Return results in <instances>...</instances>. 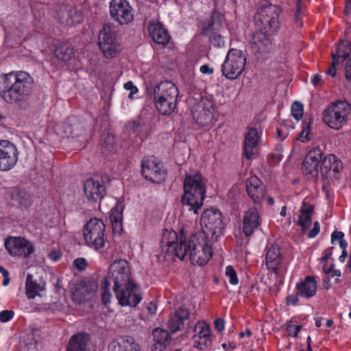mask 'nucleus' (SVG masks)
Here are the masks:
<instances>
[{"mask_svg": "<svg viewBox=\"0 0 351 351\" xmlns=\"http://www.w3.org/2000/svg\"><path fill=\"white\" fill-rule=\"evenodd\" d=\"M343 169L341 161L333 154L323 156L320 167V174L323 182L322 191L329 197L330 186L335 184L341 176Z\"/></svg>", "mask_w": 351, "mask_h": 351, "instance_id": "7", "label": "nucleus"}, {"mask_svg": "<svg viewBox=\"0 0 351 351\" xmlns=\"http://www.w3.org/2000/svg\"><path fill=\"white\" fill-rule=\"evenodd\" d=\"M192 341L194 345V347L199 349L204 350L212 345V339L211 336H206L204 337H193Z\"/></svg>", "mask_w": 351, "mask_h": 351, "instance_id": "40", "label": "nucleus"}, {"mask_svg": "<svg viewBox=\"0 0 351 351\" xmlns=\"http://www.w3.org/2000/svg\"><path fill=\"white\" fill-rule=\"evenodd\" d=\"M19 152L16 146L8 140H0V171H8L17 163Z\"/></svg>", "mask_w": 351, "mask_h": 351, "instance_id": "18", "label": "nucleus"}, {"mask_svg": "<svg viewBox=\"0 0 351 351\" xmlns=\"http://www.w3.org/2000/svg\"><path fill=\"white\" fill-rule=\"evenodd\" d=\"M185 241H186V237L184 234L183 229L180 231L179 234L173 230H164L161 243L162 248L166 247L167 254L176 256L183 260L184 252L182 249L186 247Z\"/></svg>", "mask_w": 351, "mask_h": 351, "instance_id": "13", "label": "nucleus"}, {"mask_svg": "<svg viewBox=\"0 0 351 351\" xmlns=\"http://www.w3.org/2000/svg\"><path fill=\"white\" fill-rule=\"evenodd\" d=\"M313 212V206L303 202L298 221V225L302 227L303 232H304L306 229L309 228L311 224V215Z\"/></svg>", "mask_w": 351, "mask_h": 351, "instance_id": "35", "label": "nucleus"}, {"mask_svg": "<svg viewBox=\"0 0 351 351\" xmlns=\"http://www.w3.org/2000/svg\"><path fill=\"white\" fill-rule=\"evenodd\" d=\"M344 237V234L342 232L339 231H334L331 234V243H335L336 240L341 241L343 239Z\"/></svg>", "mask_w": 351, "mask_h": 351, "instance_id": "55", "label": "nucleus"}, {"mask_svg": "<svg viewBox=\"0 0 351 351\" xmlns=\"http://www.w3.org/2000/svg\"><path fill=\"white\" fill-rule=\"evenodd\" d=\"M311 82L315 86H318L324 84V80L321 75L316 74L313 76Z\"/></svg>", "mask_w": 351, "mask_h": 351, "instance_id": "56", "label": "nucleus"}, {"mask_svg": "<svg viewBox=\"0 0 351 351\" xmlns=\"http://www.w3.org/2000/svg\"><path fill=\"white\" fill-rule=\"evenodd\" d=\"M204 232H195L185 241L186 247L182 251L184 257L189 254L193 265H204L213 256L212 242Z\"/></svg>", "mask_w": 351, "mask_h": 351, "instance_id": "5", "label": "nucleus"}, {"mask_svg": "<svg viewBox=\"0 0 351 351\" xmlns=\"http://www.w3.org/2000/svg\"><path fill=\"white\" fill-rule=\"evenodd\" d=\"M246 58L242 51L230 49L221 65L222 74L229 80L237 79L243 71Z\"/></svg>", "mask_w": 351, "mask_h": 351, "instance_id": "12", "label": "nucleus"}, {"mask_svg": "<svg viewBox=\"0 0 351 351\" xmlns=\"http://www.w3.org/2000/svg\"><path fill=\"white\" fill-rule=\"evenodd\" d=\"M73 13H76L75 9L72 10L70 8L64 7L63 9H61V14L59 15L60 20L63 23H65L66 25H71L75 23L72 16Z\"/></svg>", "mask_w": 351, "mask_h": 351, "instance_id": "42", "label": "nucleus"}, {"mask_svg": "<svg viewBox=\"0 0 351 351\" xmlns=\"http://www.w3.org/2000/svg\"><path fill=\"white\" fill-rule=\"evenodd\" d=\"M124 204L122 202H117L114 207L112 209L110 215V220L114 230L122 229L123 211Z\"/></svg>", "mask_w": 351, "mask_h": 351, "instance_id": "36", "label": "nucleus"}, {"mask_svg": "<svg viewBox=\"0 0 351 351\" xmlns=\"http://www.w3.org/2000/svg\"><path fill=\"white\" fill-rule=\"evenodd\" d=\"M8 195L12 205L21 210H27L33 204V195L24 189L11 188L8 191Z\"/></svg>", "mask_w": 351, "mask_h": 351, "instance_id": "23", "label": "nucleus"}, {"mask_svg": "<svg viewBox=\"0 0 351 351\" xmlns=\"http://www.w3.org/2000/svg\"><path fill=\"white\" fill-rule=\"evenodd\" d=\"M53 53L58 60L64 62L71 60L74 56L73 49L64 43H59L56 47Z\"/></svg>", "mask_w": 351, "mask_h": 351, "instance_id": "37", "label": "nucleus"}, {"mask_svg": "<svg viewBox=\"0 0 351 351\" xmlns=\"http://www.w3.org/2000/svg\"><path fill=\"white\" fill-rule=\"evenodd\" d=\"M149 34L152 39L158 44L165 45L170 39L167 30L158 21H151L147 27Z\"/></svg>", "mask_w": 351, "mask_h": 351, "instance_id": "28", "label": "nucleus"}, {"mask_svg": "<svg viewBox=\"0 0 351 351\" xmlns=\"http://www.w3.org/2000/svg\"><path fill=\"white\" fill-rule=\"evenodd\" d=\"M301 328L302 326L293 324L291 322H288L286 325V330L288 332V335L294 337L298 336Z\"/></svg>", "mask_w": 351, "mask_h": 351, "instance_id": "47", "label": "nucleus"}, {"mask_svg": "<svg viewBox=\"0 0 351 351\" xmlns=\"http://www.w3.org/2000/svg\"><path fill=\"white\" fill-rule=\"evenodd\" d=\"M87 265V261L84 258H77L73 261V266L79 271L84 270Z\"/></svg>", "mask_w": 351, "mask_h": 351, "instance_id": "48", "label": "nucleus"}, {"mask_svg": "<svg viewBox=\"0 0 351 351\" xmlns=\"http://www.w3.org/2000/svg\"><path fill=\"white\" fill-rule=\"evenodd\" d=\"M98 283L93 279H84L76 284L72 297L75 302L81 304L94 298L98 291Z\"/></svg>", "mask_w": 351, "mask_h": 351, "instance_id": "19", "label": "nucleus"}, {"mask_svg": "<svg viewBox=\"0 0 351 351\" xmlns=\"http://www.w3.org/2000/svg\"><path fill=\"white\" fill-rule=\"evenodd\" d=\"M45 283L40 280L34 278L32 274H28L26 278V295L29 299H33L44 290Z\"/></svg>", "mask_w": 351, "mask_h": 351, "instance_id": "34", "label": "nucleus"}, {"mask_svg": "<svg viewBox=\"0 0 351 351\" xmlns=\"http://www.w3.org/2000/svg\"><path fill=\"white\" fill-rule=\"evenodd\" d=\"M259 214L256 208L249 209L244 214L243 219V232L246 237L251 236L259 225Z\"/></svg>", "mask_w": 351, "mask_h": 351, "instance_id": "29", "label": "nucleus"}, {"mask_svg": "<svg viewBox=\"0 0 351 351\" xmlns=\"http://www.w3.org/2000/svg\"><path fill=\"white\" fill-rule=\"evenodd\" d=\"M59 130H62V131H59V134L62 136V137H78L80 136L84 130V125L81 120L75 117H72L68 118V119L64 121Z\"/></svg>", "mask_w": 351, "mask_h": 351, "instance_id": "26", "label": "nucleus"}, {"mask_svg": "<svg viewBox=\"0 0 351 351\" xmlns=\"http://www.w3.org/2000/svg\"><path fill=\"white\" fill-rule=\"evenodd\" d=\"M62 253L60 250H52L49 254V257L50 258V259L54 261H56L58 259H60Z\"/></svg>", "mask_w": 351, "mask_h": 351, "instance_id": "58", "label": "nucleus"}, {"mask_svg": "<svg viewBox=\"0 0 351 351\" xmlns=\"http://www.w3.org/2000/svg\"><path fill=\"white\" fill-rule=\"evenodd\" d=\"M104 181L99 177L91 178L84 183V192L89 202L97 203L99 202L106 194Z\"/></svg>", "mask_w": 351, "mask_h": 351, "instance_id": "22", "label": "nucleus"}, {"mask_svg": "<svg viewBox=\"0 0 351 351\" xmlns=\"http://www.w3.org/2000/svg\"><path fill=\"white\" fill-rule=\"evenodd\" d=\"M296 293L295 295H288L286 302L288 304L293 306L299 303V297L309 299L315 295L317 292V281L312 276H308L304 280L297 283L295 286Z\"/></svg>", "mask_w": 351, "mask_h": 351, "instance_id": "17", "label": "nucleus"}, {"mask_svg": "<svg viewBox=\"0 0 351 351\" xmlns=\"http://www.w3.org/2000/svg\"><path fill=\"white\" fill-rule=\"evenodd\" d=\"M339 245H340L341 248L342 249V250H346V247L348 246L347 241L343 239H341V241H339Z\"/></svg>", "mask_w": 351, "mask_h": 351, "instance_id": "63", "label": "nucleus"}, {"mask_svg": "<svg viewBox=\"0 0 351 351\" xmlns=\"http://www.w3.org/2000/svg\"><path fill=\"white\" fill-rule=\"evenodd\" d=\"M147 309L150 315H154L156 312L157 306L154 302H150L147 306Z\"/></svg>", "mask_w": 351, "mask_h": 351, "instance_id": "61", "label": "nucleus"}, {"mask_svg": "<svg viewBox=\"0 0 351 351\" xmlns=\"http://www.w3.org/2000/svg\"><path fill=\"white\" fill-rule=\"evenodd\" d=\"M141 166V174L147 180L156 184L165 181L167 171L163 169L162 164L154 157H143Z\"/></svg>", "mask_w": 351, "mask_h": 351, "instance_id": "15", "label": "nucleus"}, {"mask_svg": "<svg viewBox=\"0 0 351 351\" xmlns=\"http://www.w3.org/2000/svg\"><path fill=\"white\" fill-rule=\"evenodd\" d=\"M85 244L99 250L105 246L106 241V225L97 218L90 219L83 228Z\"/></svg>", "mask_w": 351, "mask_h": 351, "instance_id": "10", "label": "nucleus"}, {"mask_svg": "<svg viewBox=\"0 0 351 351\" xmlns=\"http://www.w3.org/2000/svg\"><path fill=\"white\" fill-rule=\"evenodd\" d=\"M351 106L343 101H339L328 106L323 112L322 120L330 128L341 129L346 123Z\"/></svg>", "mask_w": 351, "mask_h": 351, "instance_id": "11", "label": "nucleus"}, {"mask_svg": "<svg viewBox=\"0 0 351 351\" xmlns=\"http://www.w3.org/2000/svg\"><path fill=\"white\" fill-rule=\"evenodd\" d=\"M124 88L126 90H130L129 98H132V95L138 92V88L134 85L133 82L129 81L124 84Z\"/></svg>", "mask_w": 351, "mask_h": 351, "instance_id": "52", "label": "nucleus"}, {"mask_svg": "<svg viewBox=\"0 0 351 351\" xmlns=\"http://www.w3.org/2000/svg\"><path fill=\"white\" fill-rule=\"evenodd\" d=\"M336 58H343L345 60L351 56V43L349 41H342L338 45L336 53Z\"/></svg>", "mask_w": 351, "mask_h": 351, "instance_id": "38", "label": "nucleus"}, {"mask_svg": "<svg viewBox=\"0 0 351 351\" xmlns=\"http://www.w3.org/2000/svg\"><path fill=\"white\" fill-rule=\"evenodd\" d=\"M246 191L247 195L255 204H261L266 195V186L256 176L246 180Z\"/></svg>", "mask_w": 351, "mask_h": 351, "instance_id": "24", "label": "nucleus"}, {"mask_svg": "<svg viewBox=\"0 0 351 351\" xmlns=\"http://www.w3.org/2000/svg\"><path fill=\"white\" fill-rule=\"evenodd\" d=\"M190 313L188 308L180 306L175 311L168 321V326L171 332L174 333L182 330L189 319Z\"/></svg>", "mask_w": 351, "mask_h": 351, "instance_id": "27", "label": "nucleus"}, {"mask_svg": "<svg viewBox=\"0 0 351 351\" xmlns=\"http://www.w3.org/2000/svg\"><path fill=\"white\" fill-rule=\"evenodd\" d=\"M304 114L303 105L299 101H294L291 105V114L297 120H300Z\"/></svg>", "mask_w": 351, "mask_h": 351, "instance_id": "43", "label": "nucleus"}, {"mask_svg": "<svg viewBox=\"0 0 351 351\" xmlns=\"http://www.w3.org/2000/svg\"><path fill=\"white\" fill-rule=\"evenodd\" d=\"M106 278L114 283L113 291L119 304L121 306L135 307L141 301L142 296L132 277L129 263L127 261H114L109 267Z\"/></svg>", "mask_w": 351, "mask_h": 351, "instance_id": "1", "label": "nucleus"}, {"mask_svg": "<svg viewBox=\"0 0 351 351\" xmlns=\"http://www.w3.org/2000/svg\"><path fill=\"white\" fill-rule=\"evenodd\" d=\"M110 351H140L139 346L132 337H119L109 345Z\"/></svg>", "mask_w": 351, "mask_h": 351, "instance_id": "33", "label": "nucleus"}, {"mask_svg": "<svg viewBox=\"0 0 351 351\" xmlns=\"http://www.w3.org/2000/svg\"><path fill=\"white\" fill-rule=\"evenodd\" d=\"M323 156L324 151L319 146L312 148L306 155L302 163V171L308 180H317Z\"/></svg>", "mask_w": 351, "mask_h": 351, "instance_id": "14", "label": "nucleus"}, {"mask_svg": "<svg viewBox=\"0 0 351 351\" xmlns=\"http://www.w3.org/2000/svg\"><path fill=\"white\" fill-rule=\"evenodd\" d=\"M110 282L108 278H104L101 282V300L104 305L110 302L112 294L110 292Z\"/></svg>", "mask_w": 351, "mask_h": 351, "instance_id": "39", "label": "nucleus"}, {"mask_svg": "<svg viewBox=\"0 0 351 351\" xmlns=\"http://www.w3.org/2000/svg\"><path fill=\"white\" fill-rule=\"evenodd\" d=\"M202 230L197 232H204L213 241L223 234L226 224L222 219L221 212L217 209H207L202 214L200 219Z\"/></svg>", "mask_w": 351, "mask_h": 351, "instance_id": "9", "label": "nucleus"}, {"mask_svg": "<svg viewBox=\"0 0 351 351\" xmlns=\"http://www.w3.org/2000/svg\"><path fill=\"white\" fill-rule=\"evenodd\" d=\"M33 78L27 72H10L1 76L0 95L8 104L27 99L33 92Z\"/></svg>", "mask_w": 351, "mask_h": 351, "instance_id": "3", "label": "nucleus"}, {"mask_svg": "<svg viewBox=\"0 0 351 351\" xmlns=\"http://www.w3.org/2000/svg\"><path fill=\"white\" fill-rule=\"evenodd\" d=\"M332 62L330 68L326 71V74L335 77L336 75V66L339 64V60L336 58V55L332 53Z\"/></svg>", "mask_w": 351, "mask_h": 351, "instance_id": "49", "label": "nucleus"}, {"mask_svg": "<svg viewBox=\"0 0 351 351\" xmlns=\"http://www.w3.org/2000/svg\"><path fill=\"white\" fill-rule=\"evenodd\" d=\"M209 39L210 45L215 47H220L224 44L221 36L217 33H212L209 36Z\"/></svg>", "mask_w": 351, "mask_h": 351, "instance_id": "45", "label": "nucleus"}, {"mask_svg": "<svg viewBox=\"0 0 351 351\" xmlns=\"http://www.w3.org/2000/svg\"><path fill=\"white\" fill-rule=\"evenodd\" d=\"M194 331L196 334L193 337H204L210 335V326L204 322H197L195 324Z\"/></svg>", "mask_w": 351, "mask_h": 351, "instance_id": "41", "label": "nucleus"}, {"mask_svg": "<svg viewBox=\"0 0 351 351\" xmlns=\"http://www.w3.org/2000/svg\"><path fill=\"white\" fill-rule=\"evenodd\" d=\"M5 247L12 256L27 258L35 251L34 245L24 237H9L5 241Z\"/></svg>", "mask_w": 351, "mask_h": 351, "instance_id": "16", "label": "nucleus"}, {"mask_svg": "<svg viewBox=\"0 0 351 351\" xmlns=\"http://www.w3.org/2000/svg\"><path fill=\"white\" fill-rule=\"evenodd\" d=\"M310 128H311V126H310L309 122L304 123L303 125V129L300 132L297 139L300 140L302 142H305V141H308L309 139L308 134L310 133Z\"/></svg>", "mask_w": 351, "mask_h": 351, "instance_id": "46", "label": "nucleus"}, {"mask_svg": "<svg viewBox=\"0 0 351 351\" xmlns=\"http://www.w3.org/2000/svg\"><path fill=\"white\" fill-rule=\"evenodd\" d=\"M296 4V10L295 12V21L298 26H302V23L300 19V14L301 12V2L302 0H295Z\"/></svg>", "mask_w": 351, "mask_h": 351, "instance_id": "51", "label": "nucleus"}, {"mask_svg": "<svg viewBox=\"0 0 351 351\" xmlns=\"http://www.w3.org/2000/svg\"><path fill=\"white\" fill-rule=\"evenodd\" d=\"M279 7L266 2L258 9L254 16L255 32L253 33L250 47L257 57L261 53V45L267 41V36L273 34L278 27Z\"/></svg>", "mask_w": 351, "mask_h": 351, "instance_id": "2", "label": "nucleus"}, {"mask_svg": "<svg viewBox=\"0 0 351 351\" xmlns=\"http://www.w3.org/2000/svg\"><path fill=\"white\" fill-rule=\"evenodd\" d=\"M139 126H140V123L138 121H133L132 123V128L133 130V132H137L138 131V128H139Z\"/></svg>", "mask_w": 351, "mask_h": 351, "instance_id": "62", "label": "nucleus"}, {"mask_svg": "<svg viewBox=\"0 0 351 351\" xmlns=\"http://www.w3.org/2000/svg\"><path fill=\"white\" fill-rule=\"evenodd\" d=\"M344 13L348 15L351 13V3H346L344 8Z\"/></svg>", "mask_w": 351, "mask_h": 351, "instance_id": "64", "label": "nucleus"}, {"mask_svg": "<svg viewBox=\"0 0 351 351\" xmlns=\"http://www.w3.org/2000/svg\"><path fill=\"white\" fill-rule=\"evenodd\" d=\"M269 162L271 164L278 162L281 160V157L279 154H271L268 156Z\"/></svg>", "mask_w": 351, "mask_h": 351, "instance_id": "59", "label": "nucleus"}, {"mask_svg": "<svg viewBox=\"0 0 351 351\" xmlns=\"http://www.w3.org/2000/svg\"><path fill=\"white\" fill-rule=\"evenodd\" d=\"M117 35V27L110 23H105L99 32L98 46L104 56L107 59L115 58L121 52Z\"/></svg>", "mask_w": 351, "mask_h": 351, "instance_id": "8", "label": "nucleus"}, {"mask_svg": "<svg viewBox=\"0 0 351 351\" xmlns=\"http://www.w3.org/2000/svg\"><path fill=\"white\" fill-rule=\"evenodd\" d=\"M258 142V134L256 128H250L245 135L243 156L247 160L252 159L256 154Z\"/></svg>", "mask_w": 351, "mask_h": 351, "instance_id": "30", "label": "nucleus"}, {"mask_svg": "<svg viewBox=\"0 0 351 351\" xmlns=\"http://www.w3.org/2000/svg\"><path fill=\"white\" fill-rule=\"evenodd\" d=\"M345 76L348 80H351V59L348 60L346 64Z\"/></svg>", "mask_w": 351, "mask_h": 351, "instance_id": "57", "label": "nucleus"}, {"mask_svg": "<svg viewBox=\"0 0 351 351\" xmlns=\"http://www.w3.org/2000/svg\"><path fill=\"white\" fill-rule=\"evenodd\" d=\"M200 72L204 74L211 75L213 73L214 71L213 69L210 68L208 64H204L200 66Z\"/></svg>", "mask_w": 351, "mask_h": 351, "instance_id": "60", "label": "nucleus"}, {"mask_svg": "<svg viewBox=\"0 0 351 351\" xmlns=\"http://www.w3.org/2000/svg\"><path fill=\"white\" fill-rule=\"evenodd\" d=\"M265 259L267 268L276 274H278L282 269L283 260L280 247L274 244L268 245Z\"/></svg>", "mask_w": 351, "mask_h": 351, "instance_id": "25", "label": "nucleus"}, {"mask_svg": "<svg viewBox=\"0 0 351 351\" xmlns=\"http://www.w3.org/2000/svg\"><path fill=\"white\" fill-rule=\"evenodd\" d=\"M226 275L229 278L230 283L232 285H237L239 282L237 272L231 265L226 268Z\"/></svg>", "mask_w": 351, "mask_h": 351, "instance_id": "44", "label": "nucleus"}, {"mask_svg": "<svg viewBox=\"0 0 351 351\" xmlns=\"http://www.w3.org/2000/svg\"><path fill=\"white\" fill-rule=\"evenodd\" d=\"M154 344L152 351H165L167 346L171 341V336L166 330L157 328L152 332Z\"/></svg>", "mask_w": 351, "mask_h": 351, "instance_id": "32", "label": "nucleus"}, {"mask_svg": "<svg viewBox=\"0 0 351 351\" xmlns=\"http://www.w3.org/2000/svg\"><path fill=\"white\" fill-rule=\"evenodd\" d=\"M191 113L195 123L201 127H208L213 123L214 108L210 101L201 102L193 106Z\"/></svg>", "mask_w": 351, "mask_h": 351, "instance_id": "20", "label": "nucleus"}, {"mask_svg": "<svg viewBox=\"0 0 351 351\" xmlns=\"http://www.w3.org/2000/svg\"><path fill=\"white\" fill-rule=\"evenodd\" d=\"M154 105L158 112L169 115L177 107L179 95L178 87L171 81H164L157 84L152 93Z\"/></svg>", "mask_w": 351, "mask_h": 351, "instance_id": "6", "label": "nucleus"}, {"mask_svg": "<svg viewBox=\"0 0 351 351\" xmlns=\"http://www.w3.org/2000/svg\"><path fill=\"white\" fill-rule=\"evenodd\" d=\"M110 12L120 25L128 24L133 20L132 8L126 0H112L110 5Z\"/></svg>", "mask_w": 351, "mask_h": 351, "instance_id": "21", "label": "nucleus"}, {"mask_svg": "<svg viewBox=\"0 0 351 351\" xmlns=\"http://www.w3.org/2000/svg\"><path fill=\"white\" fill-rule=\"evenodd\" d=\"M184 194L181 202L186 206L189 211L198 215L206 197V183L202 175L196 171L195 173H186L183 183Z\"/></svg>", "mask_w": 351, "mask_h": 351, "instance_id": "4", "label": "nucleus"}, {"mask_svg": "<svg viewBox=\"0 0 351 351\" xmlns=\"http://www.w3.org/2000/svg\"><path fill=\"white\" fill-rule=\"evenodd\" d=\"M215 328L219 332L224 330V321L221 318H217L214 321Z\"/></svg>", "mask_w": 351, "mask_h": 351, "instance_id": "54", "label": "nucleus"}, {"mask_svg": "<svg viewBox=\"0 0 351 351\" xmlns=\"http://www.w3.org/2000/svg\"><path fill=\"white\" fill-rule=\"evenodd\" d=\"M14 313L11 310H4L0 313V322H7L10 321L14 316Z\"/></svg>", "mask_w": 351, "mask_h": 351, "instance_id": "50", "label": "nucleus"}, {"mask_svg": "<svg viewBox=\"0 0 351 351\" xmlns=\"http://www.w3.org/2000/svg\"><path fill=\"white\" fill-rule=\"evenodd\" d=\"M90 340V336L87 333L75 334L71 337L66 351H90L87 348Z\"/></svg>", "mask_w": 351, "mask_h": 351, "instance_id": "31", "label": "nucleus"}, {"mask_svg": "<svg viewBox=\"0 0 351 351\" xmlns=\"http://www.w3.org/2000/svg\"><path fill=\"white\" fill-rule=\"evenodd\" d=\"M320 226L318 221H315L313 223V229L308 233L307 236L308 238L312 239L315 237L319 232Z\"/></svg>", "mask_w": 351, "mask_h": 351, "instance_id": "53", "label": "nucleus"}]
</instances>
